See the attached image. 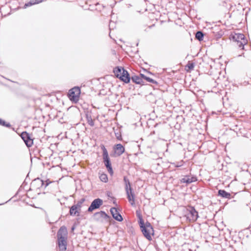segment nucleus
<instances>
[{
    "instance_id": "nucleus-1",
    "label": "nucleus",
    "mask_w": 251,
    "mask_h": 251,
    "mask_svg": "<svg viewBox=\"0 0 251 251\" xmlns=\"http://www.w3.org/2000/svg\"><path fill=\"white\" fill-rule=\"evenodd\" d=\"M57 245L61 251H66L67 246V230L65 226L60 227L57 232Z\"/></svg>"
},
{
    "instance_id": "nucleus-2",
    "label": "nucleus",
    "mask_w": 251,
    "mask_h": 251,
    "mask_svg": "<svg viewBox=\"0 0 251 251\" xmlns=\"http://www.w3.org/2000/svg\"><path fill=\"white\" fill-rule=\"evenodd\" d=\"M140 227L144 236L149 240L152 239L151 235L153 234L154 230L151 224L148 221L145 223L141 220Z\"/></svg>"
},
{
    "instance_id": "nucleus-3",
    "label": "nucleus",
    "mask_w": 251,
    "mask_h": 251,
    "mask_svg": "<svg viewBox=\"0 0 251 251\" xmlns=\"http://www.w3.org/2000/svg\"><path fill=\"white\" fill-rule=\"evenodd\" d=\"M101 149L102 151L103 162L106 168L107 171L110 175L112 176L113 174V171L108 151L104 145H102L101 147Z\"/></svg>"
},
{
    "instance_id": "nucleus-4",
    "label": "nucleus",
    "mask_w": 251,
    "mask_h": 251,
    "mask_svg": "<svg viewBox=\"0 0 251 251\" xmlns=\"http://www.w3.org/2000/svg\"><path fill=\"white\" fill-rule=\"evenodd\" d=\"M230 39L237 43V46L239 48L244 49V46L248 43V41L246 39L245 35L242 33H236L232 34L230 36Z\"/></svg>"
},
{
    "instance_id": "nucleus-5",
    "label": "nucleus",
    "mask_w": 251,
    "mask_h": 251,
    "mask_svg": "<svg viewBox=\"0 0 251 251\" xmlns=\"http://www.w3.org/2000/svg\"><path fill=\"white\" fill-rule=\"evenodd\" d=\"M187 220L190 222H194L199 217L197 211L193 206H189L187 209V213L185 215Z\"/></svg>"
},
{
    "instance_id": "nucleus-6",
    "label": "nucleus",
    "mask_w": 251,
    "mask_h": 251,
    "mask_svg": "<svg viewBox=\"0 0 251 251\" xmlns=\"http://www.w3.org/2000/svg\"><path fill=\"white\" fill-rule=\"evenodd\" d=\"M93 218L95 221L103 223L104 221H108L111 219V217L104 211H100L95 213L93 216Z\"/></svg>"
},
{
    "instance_id": "nucleus-7",
    "label": "nucleus",
    "mask_w": 251,
    "mask_h": 251,
    "mask_svg": "<svg viewBox=\"0 0 251 251\" xmlns=\"http://www.w3.org/2000/svg\"><path fill=\"white\" fill-rule=\"evenodd\" d=\"M80 94V89L79 87H74L69 91L68 97L73 101L77 102Z\"/></svg>"
},
{
    "instance_id": "nucleus-8",
    "label": "nucleus",
    "mask_w": 251,
    "mask_h": 251,
    "mask_svg": "<svg viewBox=\"0 0 251 251\" xmlns=\"http://www.w3.org/2000/svg\"><path fill=\"white\" fill-rule=\"evenodd\" d=\"M103 204L102 200L97 198L92 201L90 205L87 209L88 212H92L93 211L99 208Z\"/></svg>"
},
{
    "instance_id": "nucleus-9",
    "label": "nucleus",
    "mask_w": 251,
    "mask_h": 251,
    "mask_svg": "<svg viewBox=\"0 0 251 251\" xmlns=\"http://www.w3.org/2000/svg\"><path fill=\"white\" fill-rule=\"evenodd\" d=\"M21 137L27 147L32 146L33 144V141L28 133L26 131H23L21 133Z\"/></svg>"
},
{
    "instance_id": "nucleus-10",
    "label": "nucleus",
    "mask_w": 251,
    "mask_h": 251,
    "mask_svg": "<svg viewBox=\"0 0 251 251\" xmlns=\"http://www.w3.org/2000/svg\"><path fill=\"white\" fill-rule=\"evenodd\" d=\"M113 151L115 156H121L125 151L124 147L121 144H117L113 147Z\"/></svg>"
},
{
    "instance_id": "nucleus-11",
    "label": "nucleus",
    "mask_w": 251,
    "mask_h": 251,
    "mask_svg": "<svg viewBox=\"0 0 251 251\" xmlns=\"http://www.w3.org/2000/svg\"><path fill=\"white\" fill-rule=\"evenodd\" d=\"M44 185V181L39 178L34 179L31 183V187L34 189H38Z\"/></svg>"
},
{
    "instance_id": "nucleus-12",
    "label": "nucleus",
    "mask_w": 251,
    "mask_h": 251,
    "mask_svg": "<svg viewBox=\"0 0 251 251\" xmlns=\"http://www.w3.org/2000/svg\"><path fill=\"white\" fill-rule=\"evenodd\" d=\"M196 181H197V177L190 175L185 176L183 178L180 179L181 183H186L187 184H190L192 182H195Z\"/></svg>"
},
{
    "instance_id": "nucleus-13",
    "label": "nucleus",
    "mask_w": 251,
    "mask_h": 251,
    "mask_svg": "<svg viewBox=\"0 0 251 251\" xmlns=\"http://www.w3.org/2000/svg\"><path fill=\"white\" fill-rule=\"evenodd\" d=\"M110 212L113 218L117 221L121 222L123 220L122 215L118 212L117 209L115 207L111 208Z\"/></svg>"
},
{
    "instance_id": "nucleus-14",
    "label": "nucleus",
    "mask_w": 251,
    "mask_h": 251,
    "mask_svg": "<svg viewBox=\"0 0 251 251\" xmlns=\"http://www.w3.org/2000/svg\"><path fill=\"white\" fill-rule=\"evenodd\" d=\"M119 79L126 83H128L130 82L131 77L127 71L125 70L122 72V75H120Z\"/></svg>"
},
{
    "instance_id": "nucleus-15",
    "label": "nucleus",
    "mask_w": 251,
    "mask_h": 251,
    "mask_svg": "<svg viewBox=\"0 0 251 251\" xmlns=\"http://www.w3.org/2000/svg\"><path fill=\"white\" fill-rule=\"evenodd\" d=\"M129 191H126V193L127 195V198L131 205H134V198L135 195L134 193L132 192V188L131 187L129 188Z\"/></svg>"
},
{
    "instance_id": "nucleus-16",
    "label": "nucleus",
    "mask_w": 251,
    "mask_h": 251,
    "mask_svg": "<svg viewBox=\"0 0 251 251\" xmlns=\"http://www.w3.org/2000/svg\"><path fill=\"white\" fill-rule=\"evenodd\" d=\"M218 195L223 198L230 199L232 197L230 193H228L225 190L220 189L218 191Z\"/></svg>"
},
{
    "instance_id": "nucleus-17",
    "label": "nucleus",
    "mask_w": 251,
    "mask_h": 251,
    "mask_svg": "<svg viewBox=\"0 0 251 251\" xmlns=\"http://www.w3.org/2000/svg\"><path fill=\"white\" fill-rule=\"evenodd\" d=\"M123 67L121 66H117L113 69V73L117 78H119L120 75H122V72L124 70H125Z\"/></svg>"
},
{
    "instance_id": "nucleus-18",
    "label": "nucleus",
    "mask_w": 251,
    "mask_h": 251,
    "mask_svg": "<svg viewBox=\"0 0 251 251\" xmlns=\"http://www.w3.org/2000/svg\"><path fill=\"white\" fill-rule=\"evenodd\" d=\"M131 79L133 82L137 84H143L144 83L142 78L138 75H133L131 77Z\"/></svg>"
},
{
    "instance_id": "nucleus-19",
    "label": "nucleus",
    "mask_w": 251,
    "mask_h": 251,
    "mask_svg": "<svg viewBox=\"0 0 251 251\" xmlns=\"http://www.w3.org/2000/svg\"><path fill=\"white\" fill-rule=\"evenodd\" d=\"M85 116L88 124L91 126H94V123L92 120L91 113L87 111L85 113Z\"/></svg>"
},
{
    "instance_id": "nucleus-20",
    "label": "nucleus",
    "mask_w": 251,
    "mask_h": 251,
    "mask_svg": "<svg viewBox=\"0 0 251 251\" xmlns=\"http://www.w3.org/2000/svg\"><path fill=\"white\" fill-rule=\"evenodd\" d=\"M77 207L75 205H73L70 208V214L71 216H75L78 213V211H77Z\"/></svg>"
},
{
    "instance_id": "nucleus-21",
    "label": "nucleus",
    "mask_w": 251,
    "mask_h": 251,
    "mask_svg": "<svg viewBox=\"0 0 251 251\" xmlns=\"http://www.w3.org/2000/svg\"><path fill=\"white\" fill-rule=\"evenodd\" d=\"M204 33L201 31H198L196 33L195 37L199 41H201L203 39Z\"/></svg>"
},
{
    "instance_id": "nucleus-22",
    "label": "nucleus",
    "mask_w": 251,
    "mask_h": 251,
    "mask_svg": "<svg viewBox=\"0 0 251 251\" xmlns=\"http://www.w3.org/2000/svg\"><path fill=\"white\" fill-rule=\"evenodd\" d=\"M124 181L125 182V185H126V186H125L126 191L127 190L129 191L130 190L129 188L131 187L130 186V183L129 182V180L126 176H125L124 177Z\"/></svg>"
},
{
    "instance_id": "nucleus-23",
    "label": "nucleus",
    "mask_w": 251,
    "mask_h": 251,
    "mask_svg": "<svg viewBox=\"0 0 251 251\" xmlns=\"http://www.w3.org/2000/svg\"><path fill=\"white\" fill-rule=\"evenodd\" d=\"M43 0H30L29 2L26 3L25 5V7H28L31 6L33 4H38L41 2H42Z\"/></svg>"
},
{
    "instance_id": "nucleus-24",
    "label": "nucleus",
    "mask_w": 251,
    "mask_h": 251,
    "mask_svg": "<svg viewBox=\"0 0 251 251\" xmlns=\"http://www.w3.org/2000/svg\"><path fill=\"white\" fill-rule=\"evenodd\" d=\"M100 180L103 182H107L108 181V177L106 174L103 173L100 176Z\"/></svg>"
},
{
    "instance_id": "nucleus-25",
    "label": "nucleus",
    "mask_w": 251,
    "mask_h": 251,
    "mask_svg": "<svg viewBox=\"0 0 251 251\" xmlns=\"http://www.w3.org/2000/svg\"><path fill=\"white\" fill-rule=\"evenodd\" d=\"M0 125L7 127H11V125L9 123H6L5 121L0 118Z\"/></svg>"
},
{
    "instance_id": "nucleus-26",
    "label": "nucleus",
    "mask_w": 251,
    "mask_h": 251,
    "mask_svg": "<svg viewBox=\"0 0 251 251\" xmlns=\"http://www.w3.org/2000/svg\"><path fill=\"white\" fill-rule=\"evenodd\" d=\"M85 201V199L83 198L81 199L76 204H75L78 209L80 210V208L81 207L82 204Z\"/></svg>"
},
{
    "instance_id": "nucleus-27",
    "label": "nucleus",
    "mask_w": 251,
    "mask_h": 251,
    "mask_svg": "<svg viewBox=\"0 0 251 251\" xmlns=\"http://www.w3.org/2000/svg\"><path fill=\"white\" fill-rule=\"evenodd\" d=\"M145 80H146L147 81H148L150 83H152V84H157V82L156 81H155V80H154L148 76H146Z\"/></svg>"
},
{
    "instance_id": "nucleus-28",
    "label": "nucleus",
    "mask_w": 251,
    "mask_h": 251,
    "mask_svg": "<svg viewBox=\"0 0 251 251\" xmlns=\"http://www.w3.org/2000/svg\"><path fill=\"white\" fill-rule=\"evenodd\" d=\"M186 67H188L190 70H192L194 68L195 65L193 63L189 61L187 64Z\"/></svg>"
},
{
    "instance_id": "nucleus-29",
    "label": "nucleus",
    "mask_w": 251,
    "mask_h": 251,
    "mask_svg": "<svg viewBox=\"0 0 251 251\" xmlns=\"http://www.w3.org/2000/svg\"><path fill=\"white\" fill-rule=\"evenodd\" d=\"M136 214H137V216L138 217V219H139V226L140 225V223H141V220H142V221H144L143 218H142V215L140 214V213H139L138 211H136Z\"/></svg>"
},
{
    "instance_id": "nucleus-30",
    "label": "nucleus",
    "mask_w": 251,
    "mask_h": 251,
    "mask_svg": "<svg viewBox=\"0 0 251 251\" xmlns=\"http://www.w3.org/2000/svg\"><path fill=\"white\" fill-rule=\"evenodd\" d=\"M115 136L118 140H121L122 139V135L120 133L117 132V133H115Z\"/></svg>"
},
{
    "instance_id": "nucleus-31",
    "label": "nucleus",
    "mask_w": 251,
    "mask_h": 251,
    "mask_svg": "<svg viewBox=\"0 0 251 251\" xmlns=\"http://www.w3.org/2000/svg\"><path fill=\"white\" fill-rule=\"evenodd\" d=\"M50 183L51 181H50L49 180H47V181H46L45 183L44 182V187H47Z\"/></svg>"
},
{
    "instance_id": "nucleus-32",
    "label": "nucleus",
    "mask_w": 251,
    "mask_h": 251,
    "mask_svg": "<svg viewBox=\"0 0 251 251\" xmlns=\"http://www.w3.org/2000/svg\"><path fill=\"white\" fill-rule=\"evenodd\" d=\"M141 78H142V80L143 79H145V78L146 77V75H145L144 74H140V76H139Z\"/></svg>"
},
{
    "instance_id": "nucleus-33",
    "label": "nucleus",
    "mask_w": 251,
    "mask_h": 251,
    "mask_svg": "<svg viewBox=\"0 0 251 251\" xmlns=\"http://www.w3.org/2000/svg\"><path fill=\"white\" fill-rule=\"evenodd\" d=\"M110 192L107 193V196L110 197Z\"/></svg>"
},
{
    "instance_id": "nucleus-34",
    "label": "nucleus",
    "mask_w": 251,
    "mask_h": 251,
    "mask_svg": "<svg viewBox=\"0 0 251 251\" xmlns=\"http://www.w3.org/2000/svg\"><path fill=\"white\" fill-rule=\"evenodd\" d=\"M74 229H75V227H74V226H73V227H72V230H74Z\"/></svg>"
},
{
    "instance_id": "nucleus-35",
    "label": "nucleus",
    "mask_w": 251,
    "mask_h": 251,
    "mask_svg": "<svg viewBox=\"0 0 251 251\" xmlns=\"http://www.w3.org/2000/svg\"><path fill=\"white\" fill-rule=\"evenodd\" d=\"M1 204H0V205H1Z\"/></svg>"
}]
</instances>
